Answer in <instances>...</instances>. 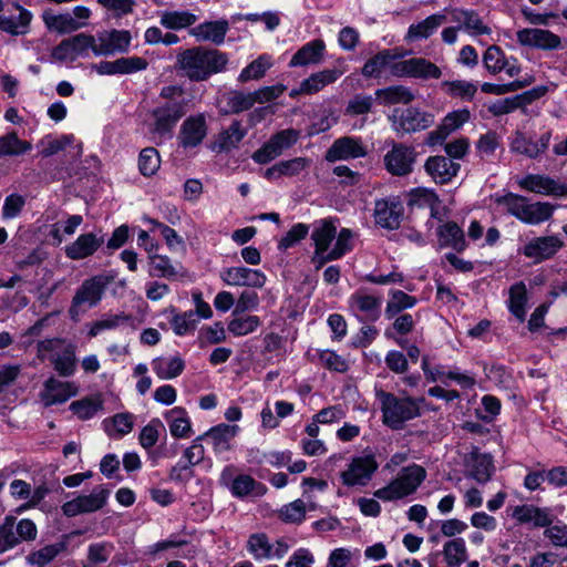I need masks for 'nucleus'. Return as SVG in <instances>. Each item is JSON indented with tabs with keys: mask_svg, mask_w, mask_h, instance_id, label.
Segmentation results:
<instances>
[{
	"mask_svg": "<svg viewBox=\"0 0 567 567\" xmlns=\"http://www.w3.org/2000/svg\"><path fill=\"white\" fill-rule=\"evenodd\" d=\"M76 393L78 386L73 382L60 381L51 377L43 383V389L39 396L44 406H51L66 402L75 396Z\"/></svg>",
	"mask_w": 567,
	"mask_h": 567,
	"instance_id": "20",
	"label": "nucleus"
},
{
	"mask_svg": "<svg viewBox=\"0 0 567 567\" xmlns=\"http://www.w3.org/2000/svg\"><path fill=\"white\" fill-rule=\"evenodd\" d=\"M171 434L177 439L188 437L192 433L190 420L184 408L176 406L165 414Z\"/></svg>",
	"mask_w": 567,
	"mask_h": 567,
	"instance_id": "43",
	"label": "nucleus"
},
{
	"mask_svg": "<svg viewBox=\"0 0 567 567\" xmlns=\"http://www.w3.org/2000/svg\"><path fill=\"white\" fill-rule=\"evenodd\" d=\"M424 169L434 183L445 185L456 177L461 165L446 156L435 155L425 161Z\"/></svg>",
	"mask_w": 567,
	"mask_h": 567,
	"instance_id": "22",
	"label": "nucleus"
},
{
	"mask_svg": "<svg viewBox=\"0 0 567 567\" xmlns=\"http://www.w3.org/2000/svg\"><path fill=\"white\" fill-rule=\"evenodd\" d=\"M103 243L104 238L93 233L82 234L65 247V255L72 260H81L92 256Z\"/></svg>",
	"mask_w": 567,
	"mask_h": 567,
	"instance_id": "33",
	"label": "nucleus"
},
{
	"mask_svg": "<svg viewBox=\"0 0 567 567\" xmlns=\"http://www.w3.org/2000/svg\"><path fill=\"white\" fill-rule=\"evenodd\" d=\"M299 131L295 128L282 130L274 134L260 148H258L251 158L257 164H268L284 151L290 148L299 140Z\"/></svg>",
	"mask_w": 567,
	"mask_h": 567,
	"instance_id": "11",
	"label": "nucleus"
},
{
	"mask_svg": "<svg viewBox=\"0 0 567 567\" xmlns=\"http://www.w3.org/2000/svg\"><path fill=\"white\" fill-rule=\"evenodd\" d=\"M550 138V131L543 133L537 140H533L524 133L516 132L511 142V150L528 158H537L547 151Z\"/></svg>",
	"mask_w": 567,
	"mask_h": 567,
	"instance_id": "26",
	"label": "nucleus"
},
{
	"mask_svg": "<svg viewBox=\"0 0 567 567\" xmlns=\"http://www.w3.org/2000/svg\"><path fill=\"white\" fill-rule=\"evenodd\" d=\"M519 186L528 192L540 195L563 197L567 195V184L549 176L529 174L519 181Z\"/></svg>",
	"mask_w": 567,
	"mask_h": 567,
	"instance_id": "23",
	"label": "nucleus"
},
{
	"mask_svg": "<svg viewBox=\"0 0 567 567\" xmlns=\"http://www.w3.org/2000/svg\"><path fill=\"white\" fill-rule=\"evenodd\" d=\"M152 369L162 380L175 379L181 375L185 369L184 360L178 357L156 358L152 361Z\"/></svg>",
	"mask_w": 567,
	"mask_h": 567,
	"instance_id": "42",
	"label": "nucleus"
},
{
	"mask_svg": "<svg viewBox=\"0 0 567 567\" xmlns=\"http://www.w3.org/2000/svg\"><path fill=\"white\" fill-rule=\"evenodd\" d=\"M391 128L399 135L411 134L431 127L434 124V115L421 111L417 107H396L388 116Z\"/></svg>",
	"mask_w": 567,
	"mask_h": 567,
	"instance_id": "7",
	"label": "nucleus"
},
{
	"mask_svg": "<svg viewBox=\"0 0 567 567\" xmlns=\"http://www.w3.org/2000/svg\"><path fill=\"white\" fill-rule=\"evenodd\" d=\"M66 548L64 542L47 545L35 551L30 553L27 556V561L30 565L38 567H44L50 564L60 553Z\"/></svg>",
	"mask_w": 567,
	"mask_h": 567,
	"instance_id": "52",
	"label": "nucleus"
},
{
	"mask_svg": "<svg viewBox=\"0 0 567 567\" xmlns=\"http://www.w3.org/2000/svg\"><path fill=\"white\" fill-rule=\"evenodd\" d=\"M109 496L110 491L103 485H100L94 487L89 495H79L71 501L65 502L61 509L63 515L66 517L94 513L105 506Z\"/></svg>",
	"mask_w": 567,
	"mask_h": 567,
	"instance_id": "12",
	"label": "nucleus"
},
{
	"mask_svg": "<svg viewBox=\"0 0 567 567\" xmlns=\"http://www.w3.org/2000/svg\"><path fill=\"white\" fill-rule=\"evenodd\" d=\"M238 431V425L220 423L210 427L202 436L210 441L215 453H223L230 449V442L237 435Z\"/></svg>",
	"mask_w": 567,
	"mask_h": 567,
	"instance_id": "36",
	"label": "nucleus"
},
{
	"mask_svg": "<svg viewBox=\"0 0 567 567\" xmlns=\"http://www.w3.org/2000/svg\"><path fill=\"white\" fill-rule=\"evenodd\" d=\"M440 247H451L461 252L466 248L463 229L455 221H447L437 228Z\"/></svg>",
	"mask_w": 567,
	"mask_h": 567,
	"instance_id": "38",
	"label": "nucleus"
},
{
	"mask_svg": "<svg viewBox=\"0 0 567 567\" xmlns=\"http://www.w3.org/2000/svg\"><path fill=\"white\" fill-rule=\"evenodd\" d=\"M426 477L425 470L412 464L403 467L398 476L386 486L374 492V496L381 501L390 502L413 494Z\"/></svg>",
	"mask_w": 567,
	"mask_h": 567,
	"instance_id": "4",
	"label": "nucleus"
},
{
	"mask_svg": "<svg viewBox=\"0 0 567 567\" xmlns=\"http://www.w3.org/2000/svg\"><path fill=\"white\" fill-rule=\"evenodd\" d=\"M42 19L48 29L60 34L71 33L85 27L84 22L76 21L70 13L54 14L51 11H44Z\"/></svg>",
	"mask_w": 567,
	"mask_h": 567,
	"instance_id": "41",
	"label": "nucleus"
},
{
	"mask_svg": "<svg viewBox=\"0 0 567 567\" xmlns=\"http://www.w3.org/2000/svg\"><path fill=\"white\" fill-rule=\"evenodd\" d=\"M133 320V317L131 315H126L124 312L117 313V315H107L101 320L95 321L90 331V337H96L100 332L103 330L114 329L118 327L122 323H126Z\"/></svg>",
	"mask_w": 567,
	"mask_h": 567,
	"instance_id": "61",
	"label": "nucleus"
},
{
	"mask_svg": "<svg viewBox=\"0 0 567 567\" xmlns=\"http://www.w3.org/2000/svg\"><path fill=\"white\" fill-rule=\"evenodd\" d=\"M221 280L228 286L261 288L266 276L258 269L230 267L220 272Z\"/></svg>",
	"mask_w": 567,
	"mask_h": 567,
	"instance_id": "25",
	"label": "nucleus"
},
{
	"mask_svg": "<svg viewBox=\"0 0 567 567\" xmlns=\"http://www.w3.org/2000/svg\"><path fill=\"white\" fill-rule=\"evenodd\" d=\"M311 165V159L307 157H295L287 161H280L268 167L264 172V177L269 181L279 179L281 177H296L307 171Z\"/></svg>",
	"mask_w": 567,
	"mask_h": 567,
	"instance_id": "31",
	"label": "nucleus"
},
{
	"mask_svg": "<svg viewBox=\"0 0 567 567\" xmlns=\"http://www.w3.org/2000/svg\"><path fill=\"white\" fill-rule=\"evenodd\" d=\"M197 16L189 11H163L159 14V23L168 30H181L196 23Z\"/></svg>",
	"mask_w": 567,
	"mask_h": 567,
	"instance_id": "48",
	"label": "nucleus"
},
{
	"mask_svg": "<svg viewBox=\"0 0 567 567\" xmlns=\"http://www.w3.org/2000/svg\"><path fill=\"white\" fill-rule=\"evenodd\" d=\"M247 133L248 131L243 126V123L235 120L214 137L212 150L217 153H229L238 148Z\"/></svg>",
	"mask_w": 567,
	"mask_h": 567,
	"instance_id": "28",
	"label": "nucleus"
},
{
	"mask_svg": "<svg viewBox=\"0 0 567 567\" xmlns=\"http://www.w3.org/2000/svg\"><path fill=\"white\" fill-rule=\"evenodd\" d=\"M464 467L465 475L480 484L488 482L494 472L491 455L481 453L477 447H473L471 452L465 455Z\"/></svg>",
	"mask_w": 567,
	"mask_h": 567,
	"instance_id": "19",
	"label": "nucleus"
},
{
	"mask_svg": "<svg viewBox=\"0 0 567 567\" xmlns=\"http://www.w3.org/2000/svg\"><path fill=\"white\" fill-rule=\"evenodd\" d=\"M229 30L227 20L207 21L189 30V34L198 41H209L217 45L225 41Z\"/></svg>",
	"mask_w": 567,
	"mask_h": 567,
	"instance_id": "34",
	"label": "nucleus"
},
{
	"mask_svg": "<svg viewBox=\"0 0 567 567\" xmlns=\"http://www.w3.org/2000/svg\"><path fill=\"white\" fill-rule=\"evenodd\" d=\"M161 165L159 155L156 148L146 147L143 148L138 156V169L144 176L154 175Z\"/></svg>",
	"mask_w": 567,
	"mask_h": 567,
	"instance_id": "60",
	"label": "nucleus"
},
{
	"mask_svg": "<svg viewBox=\"0 0 567 567\" xmlns=\"http://www.w3.org/2000/svg\"><path fill=\"white\" fill-rule=\"evenodd\" d=\"M367 155L365 146L359 138L343 136L333 142L326 153L328 162L359 158Z\"/></svg>",
	"mask_w": 567,
	"mask_h": 567,
	"instance_id": "27",
	"label": "nucleus"
},
{
	"mask_svg": "<svg viewBox=\"0 0 567 567\" xmlns=\"http://www.w3.org/2000/svg\"><path fill=\"white\" fill-rule=\"evenodd\" d=\"M272 65L271 58L262 54L244 68L238 76V81L246 83L252 80H260Z\"/></svg>",
	"mask_w": 567,
	"mask_h": 567,
	"instance_id": "54",
	"label": "nucleus"
},
{
	"mask_svg": "<svg viewBox=\"0 0 567 567\" xmlns=\"http://www.w3.org/2000/svg\"><path fill=\"white\" fill-rule=\"evenodd\" d=\"M208 132L206 116L203 113L189 115L184 120L178 132V144L188 150L203 143Z\"/></svg>",
	"mask_w": 567,
	"mask_h": 567,
	"instance_id": "15",
	"label": "nucleus"
},
{
	"mask_svg": "<svg viewBox=\"0 0 567 567\" xmlns=\"http://www.w3.org/2000/svg\"><path fill=\"white\" fill-rule=\"evenodd\" d=\"M348 306L360 322H374L381 317L382 297L370 293L368 288H359L349 297Z\"/></svg>",
	"mask_w": 567,
	"mask_h": 567,
	"instance_id": "9",
	"label": "nucleus"
},
{
	"mask_svg": "<svg viewBox=\"0 0 567 567\" xmlns=\"http://www.w3.org/2000/svg\"><path fill=\"white\" fill-rule=\"evenodd\" d=\"M445 13H435L421 22L411 24L408 30L406 39L420 40L427 39L436 32V30L446 22Z\"/></svg>",
	"mask_w": 567,
	"mask_h": 567,
	"instance_id": "40",
	"label": "nucleus"
},
{
	"mask_svg": "<svg viewBox=\"0 0 567 567\" xmlns=\"http://www.w3.org/2000/svg\"><path fill=\"white\" fill-rule=\"evenodd\" d=\"M255 104L252 92L245 93L243 91H231L227 95V106L229 112L238 114L250 110Z\"/></svg>",
	"mask_w": 567,
	"mask_h": 567,
	"instance_id": "63",
	"label": "nucleus"
},
{
	"mask_svg": "<svg viewBox=\"0 0 567 567\" xmlns=\"http://www.w3.org/2000/svg\"><path fill=\"white\" fill-rule=\"evenodd\" d=\"M103 425L105 432L110 436H113L114 434L123 436L132 431L134 425V416L128 412L117 413L110 419H105L103 421Z\"/></svg>",
	"mask_w": 567,
	"mask_h": 567,
	"instance_id": "53",
	"label": "nucleus"
},
{
	"mask_svg": "<svg viewBox=\"0 0 567 567\" xmlns=\"http://www.w3.org/2000/svg\"><path fill=\"white\" fill-rule=\"evenodd\" d=\"M527 289L523 281L514 284L509 288L507 301L508 310L519 320L524 321L526 316Z\"/></svg>",
	"mask_w": 567,
	"mask_h": 567,
	"instance_id": "49",
	"label": "nucleus"
},
{
	"mask_svg": "<svg viewBox=\"0 0 567 567\" xmlns=\"http://www.w3.org/2000/svg\"><path fill=\"white\" fill-rule=\"evenodd\" d=\"M102 409L103 400L100 395L83 398L70 404V410L80 420H90Z\"/></svg>",
	"mask_w": 567,
	"mask_h": 567,
	"instance_id": "51",
	"label": "nucleus"
},
{
	"mask_svg": "<svg viewBox=\"0 0 567 567\" xmlns=\"http://www.w3.org/2000/svg\"><path fill=\"white\" fill-rule=\"evenodd\" d=\"M16 7L19 10L17 18L0 16V31L11 35H23L29 32L32 13L19 4Z\"/></svg>",
	"mask_w": 567,
	"mask_h": 567,
	"instance_id": "39",
	"label": "nucleus"
},
{
	"mask_svg": "<svg viewBox=\"0 0 567 567\" xmlns=\"http://www.w3.org/2000/svg\"><path fill=\"white\" fill-rule=\"evenodd\" d=\"M442 72L437 65L424 58H412L411 78L440 79Z\"/></svg>",
	"mask_w": 567,
	"mask_h": 567,
	"instance_id": "59",
	"label": "nucleus"
},
{
	"mask_svg": "<svg viewBox=\"0 0 567 567\" xmlns=\"http://www.w3.org/2000/svg\"><path fill=\"white\" fill-rule=\"evenodd\" d=\"M513 517L520 524L532 523L536 527H546L553 522L548 509L533 505L516 506Z\"/></svg>",
	"mask_w": 567,
	"mask_h": 567,
	"instance_id": "37",
	"label": "nucleus"
},
{
	"mask_svg": "<svg viewBox=\"0 0 567 567\" xmlns=\"http://www.w3.org/2000/svg\"><path fill=\"white\" fill-rule=\"evenodd\" d=\"M337 238V226L331 219H320L315 224L311 233L315 248L329 250L331 243Z\"/></svg>",
	"mask_w": 567,
	"mask_h": 567,
	"instance_id": "44",
	"label": "nucleus"
},
{
	"mask_svg": "<svg viewBox=\"0 0 567 567\" xmlns=\"http://www.w3.org/2000/svg\"><path fill=\"white\" fill-rule=\"evenodd\" d=\"M326 43L321 39L303 44L291 58L289 66L317 65L323 61Z\"/></svg>",
	"mask_w": 567,
	"mask_h": 567,
	"instance_id": "32",
	"label": "nucleus"
},
{
	"mask_svg": "<svg viewBox=\"0 0 567 567\" xmlns=\"http://www.w3.org/2000/svg\"><path fill=\"white\" fill-rule=\"evenodd\" d=\"M496 202L505 206L507 213L529 225H538L548 220L555 210V206L549 203H528L524 196L513 193L498 197Z\"/></svg>",
	"mask_w": 567,
	"mask_h": 567,
	"instance_id": "3",
	"label": "nucleus"
},
{
	"mask_svg": "<svg viewBox=\"0 0 567 567\" xmlns=\"http://www.w3.org/2000/svg\"><path fill=\"white\" fill-rule=\"evenodd\" d=\"M93 34L79 33L62 40L52 50V58L60 62L74 61L84 55L87 50L92 51Z\"/></svg>",
	"mask_w": 567,
	"mask_h": 567,
	"instance_id": "16",
	"label": "nucleus"
},
{
	"mask_svg": "<svg viewBox=\"0 0 567 567\" xmlns=\"http://www.w3.org/2000/svg\"><path fill=\"white\" fill-rule=\"evenodd\" d=\"M247 549L256 560L272 558V544L265 533L251 534L247 542Z\"/></svg>",
	"mask_w": 567,
	"mask_h": 567,
	"instance_id": "55",
	"label": "nucleus"
},
{
	"mask_svg": "<svg viewBox=\"0 0 567 567\" xmlns=\"http://www.w3.org/2000/svg\"><path fill=\"white\" fill-rule=\"evenodd\" d=\"M148 62L141 56L120 58L115 61H101L94 65L96 72L101 75L131 74L143 71Z\"/></svg>",
	"mask_w": 567,
	"mask_h": 567,
	"instance_id": "29",
	"label": "nucleus"
},
{
	"mask_svg": "<svg viewBox=\"0 0 567 567\" xmlns=\"http://www.w3.org/2000/svg\"><path fill=\"white\" fill-rule=\"evenodd\" d=\"M375 395L381 403L382 421L392 430H401L405 422L420 415L419 402L411 396H396L383 390Z\"/></svg>",
	"mask_w": 567,
	"mask_h": 567,
	"instance_id": "2",
	"label": "nucleus"
},
{
	"mask_svg": "<svg viewBox=\"0 0 567 567\" xmlns=\"http://www.w3.org/2000/svg\"><path fill=\"white\" fill-rule=\"evenodd\" d=\"M186 114L184 101H165L151 112L150 131L155 138H171L178 121Z\"/></svg>",
	"mask_w": 567,
	"mask_h": 567,
	"instance_id": "6",
	"label": "nucleus"
},
{
	"mask_svg": "<svg viewBox=\"0 0 567 567\" xmlns=\"http://www.w3.org/2000/svg\"><path fill=\"white\" fill-rule=\"evenodd\" d=\"M517 41L523 47L544 51L557 50L561 47V39L546 29L526 28L517 31Z\"/></svg>",
	"mask_w": 567,
	"mask_h": 567,
	"instance_id": "18",
	"label": "nucleus"
},
{
	"mask_svg": "<svg viewBox=\"0 0 567 567\" xmlns=\"http://www.w3.org/2000/svg\"><path fill=\"white\" fill-rule=\"evenodd\" d=\"M352 237V233L348 228H342L338 233L337 241L332 249L324 250V249H318L315 248V252L312 256V264L315 265L316 269L322 268L327 262L340 259L343 257L348 251L351 250L350 239Z\"/></svg>",
	"mask_w": 567,
	"mask_h": 567,
	"instance_id": "30",
	"label": "nucleus"
},
{
	"mask_svg": "<svg viewBox=\"0 0 567 567\" xmlns=\"http://www.w3.org/2000/svg\"><path fill=\"white\" fill-rule=\"evenodd\" d=\"M20 544L16 532V517L8 515L0 525V554L14 548Z\"/></svg>",
	"mask_w": 567,
	"mask_h": 567,
	"instance_id": "57",
	"label": "nucleus"
},
{
	"mask_svg": "<svg viewBox=\"0 0 567 567\" xmlns=\"http://www.w3.org/2000/svg\"><path fill=\"white\" fill-rule=\"evenodd\" d=\"M398 56L391 50H382L364 63L361 73L367 79H378L382 75L385 68L389 66L390 62Z\"/></svg>",
	"mask_w": 567,
	"mask_h": 567,
	"instance_id": "47",
	"label": "nucleus"
},
{
	"mask_svg": "<svg viewBox=\"0 0 567 567\" xmlns=\"http://www.w3.org/2000/svg\"><path fill=\"white\" fill-rule=\"evenodd\" d=\"M416 305V298L405 293L402 290H391L385 306V317L392 319L405 309L413 308Z\"/></svg>",
	"mask_w": 567,
	"mask_h": 567,
	"instance_id": "50",
	"label": "nucleus"
},
{
	"mask_svg": "<svg viewBox=\"0 0 567 567\" xmlns=\"http://www.w3.org/2000/svg\"><path fill=\"white\" fill-rule=\"evenodd\" d=\"M379 464L374 454L369 453L353 457L347 468L340 473L344 486H365L372 478Z\"/></svg>",
	"mask_w": 567,
	"mask_h": 567,
	"instance_id": "10",
	"label": "nucleus"
},
{
	"mask_svg": "<svg viewBox=\"0 0 567 567\" xmlns=\"http://www.w3.org/2000/svg\"><path fill=\"white\" fill-rule=\"evenodd\" d=\"M260 326V319L257 316H246L234 318L228 323V331L236 337H241L254 332Z\"/></svg>",
	"mask_w": 567,
	"mask_h": 567,
	"instance_id": "62",
	"label": "nucleus"
},
{
	"mask_svg": "<svg viewBox=\"0 0 567 567\" xmlns=\"http://www.w3.org/2000/svg\"><path fill=\"white\" fill-rule=\"evenodd\" d=\"M112 278L106 275H96L82 282L76 289L69 308V315L72 320L89 308L95 307L102 299L105 289L111 284Z\"/></svg>",
	"mask_w": 567,
	"mask_h": 567,
	"instance_id": "5",
	"label": "nucleus"
},
{
	"mask_svg": "<svg viewBox=\"0 0 567 567\" xmlns=\"http://www.w3.org/2000/svg\"><path fill=\"white\" fill-rule=\"evenodd\" d=\"M403 212V205L398 197L379 199L374 206L375 223L385 229H396L400 227Z\"/></svg>",
	"mask_w": 567,
	"mask_h": 567,
	"instance_id": "21",
	"label": "nucleus"
},
{
	"mask_svg": "<svg viewBox=\"0 0 567 567\" xmlns=\"http://www.w3.org/2000/svg\"><path fill=\"white\" fill-rule=\"evenodd\" d=\"M451 16V21L458 24V28L471 37L489 35L492 28L484 22L483 18L472 9L452 8L445 9Z\"/></svg>",
	"mask_w": 567,
	"mask_h": 567,
	"instance_id": "17",
	"label": "nucleus"
},
{
	"mask_svg": "<svg viewBox=\"0 0 567 567\" xmlns=\"http://www.w3.org/2000/svg\"><path fill=\"white\" fill-rule=\"evenodd\" d=\"M375 96L381 104L392 105V104H409L414 99L415 95L412 91L404 85H392L384 89H379L375 91Z\"/></svg>",
	"mask_w": 567,
	"mask_h": 567,
	"instance_id": "46",
	"label": "nucleus"
},
{
	"mask_svg": "<svg viewBox=\"0 0 567 567\" xmlns=\"http://www.w3.org/2000/svg\"><path fill=\"white\" fill-rule=\"evenodd\" d=\"M228 62L226 53L204 47H193L181 51L175 68L190 81L199 82L225 70Z\"/></svg>",
	"mask_w": 567,
	"mask_h": 567,
	"instance_id": "1",
	"label": "nucleus"
},
{
	"mask_svg": "<svg viewBox=\"0 0 567 567\" xmlns=\"http://www.w3.org/2000/svg\"><path fill=\"white\" fill-rule=\"evenodd\" d=\"M280 518L285 523L299 524L306 517V506L301 499H296L285 505L279 512Z\"/></svg>",
	"mask_w": 567,
	"mask_h": 567,
	"instance_id": "64",
	"label": "nucleus"
},
{
	"mask_svg": "<svg viewBox=\"0 0 567 567\" xmlns=\"http://www.w3.org/2000/svg\"><path fill=\"white\" fill-rule=\"evenodd\" d=\"M563 247L564 241L557 235L539 236L528 239L518 252L537 265L551 259Z\"/></svg>",
	"mask_w": 567,
	"mask_h": 567,
	"instance_id": "13",
	"label": "nucleus"
},
{
	"mask_svg": "<svg viewBox=\"0 0 567 567\" xmlns=\"http://www.w3.org/2000/svg\"><path fill=\"white\" fill-rule=\"evenodd\" d=\"M483 63L491 74L504 71L509 78L520 73V66L514 58L507 59L503 50L497 45H491L483 54Z\"/></svg>",
	"mask_w": 567,
	"mask_h": 567,
	"instance_id": "24",
	"label": "nucleus"
},
{
	"mask_svg": "<svg viewBox=\"0 0 567 567\" xmlns=\"http://www.w3.org/2000/svg\"><path fill=\"white\" fill-rule=\"evenodd\" d=\"M132 34L128 30H102L93 35L92 52L94 55L110 56L128 51Z\"/></svg>",
	"mask_w": 567,
	"mask_h": 567,
	"instance_id": "8",
	"label": "nucleus"
},
{
	"mask_svg": "<svg viewBox=\"0 0 567 567\" xmlns=\"http://www.w3.org/2000/svg\"><path fill=\"white\" fill-rule=\"evenodd\" d=\"M343 72V70L337 68L315 72L300 82L299 92H305L308 95L316 94L327 85L334 83Z\"/></svg>",
	"mask_w": 567,
	"mask_h": 567,
	"instance_id": "35",
	"label": "nucleus"
},
{
	"mask_svg": "<svg viewBox=\"0 0 567 567\" xmlns=\"http://www.w3.org/2000/svg\"><path fill=\"white\" fill-rule=\"evenodd\" d=\"M148 274L151 277L174 278L177 275L175 267L166 256L151 255Z\"/></svg>",
	"mask_w": 567,
	"mask_h": 567,
	"instance_id": "58",
	"label": "nucleus"
},
{
	"mask_svg": "<svg viewBox=\"0 0 567 567\" xmlns=\"http://www.w3.org/2000/svg\"><path fill=\"white\" fill-rule=\"evenodd\" d=\"M230 491L234 496L240 498L246 496L259 497L267 492V487L251 476L241 474L234 478Z\"/></svg>",
	"mask_w": 567,
	"mask_h": 567,
	"instance_id": "45",
	"label": "nucleus"
},
{
	"mask_svg": "<svg viewBox=\"0 0 567 567\" xmlns=\"http://www.w3.org/2000/svg\"><path fill=\"white\" fill-rule=\"evenodd\" d=\"M31 148V143L20 140L16 132L0 136V156H18Z\"/></svg>",
	"mask_w": 567,
	"mask_h": 567,
	"instance_id": "56",
	"label": "nucleus"
},
{
	"mask_svg": "<svg viewBox=\"0 0 567 567\" xmlns=\"http://www.w3.org/2000/svg\"><path fill=\"white\" fill-rule=\"evenodd\" d=\"M415 158L414 147L398 143L385 154L384 165L391 175L406 176L412 173Z\"/></svg>",
	"mask_w": 567,
	"mask_h": 567,
	"instance_id": "14",
	"label": "nucleus"
}]
</instances>
